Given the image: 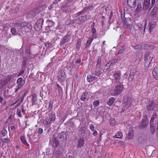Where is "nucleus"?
Masks as SVG:
<instances>
[{
  "mask_svg": "<svg viewBox=\"0 0 158 158\" xmlns=\"http://www.w3.org/2000/svg\"><path fill=\"white\" fill-rule=\"evenodd\" d=\"M134 75H131V74H130L129 75V79H130V78L131 79V80L132 81L134 79Z\"/></svg>",
  "mask_w": 158,
  "mask_h": 158,
  "instance_id": "69168bd1",
  "label": "nucleus"
},
{
  "mask_svg": "<svg viewBox=\"0 0 158 158\" xmlns=\"http://www.w3.org/2000/svg\"><path fill=\"white\" fill-rule=\"evenodd\" d=\"M126 49V47H125V45H123L122 47L121 48V49L119 50L118 53V54H119L122 53Z\"/></svg>",
  "mask_w": 158,
  "mask_h": 158,
  "instance_id": "c9c22d12",
  "label": "nucleus"
},
{
  "mask_svg": "<svg viewBox=\"0 0 158 158\" xmlns=\"http://www.w3.org/2000/svg\"><path fill=\"white\" fill-rule=\"evenodd\" d=\"M143 22H142V23L140 22V23H137V26L138 27V28L139 30L141 31H142L143 30V27H144V29L143 30H144V31L145 29V28H146V25L147 23H146V21H145V24H144V26H143Z\"/></svg>",
  "mask_w": 158,
  "mask_h": 158,
  "instance_id": "f3484780",
  "label": "nucleus"
},
{
  "mask_svg": "<svg viewBox=\"0 0 158 158\" xmlns=\"http://www.w3.org/2000/svg\"><path fill=\"white\" fill-rule=\"evenodd\" d=\"M142 44H138L134 47V48L135 50H139L142 49Z\"/></svg>",
  "mask_w": 158,
  "mask_h": 158,
  "instance_id": "4c0bfd02",
  "label": "nucleus"
},
{
  "mask_svg": "<svg viewBox=\"0 0 158 158\" xmlns=\"http://www.w3.org/2000/svg\"><path fill=\"white\" fill-rule=\"evenodd\" d=\"M88 94V93L87 91H84L81 95V99L83 101H84L85 100L87 97V96Z\"/></svg>",
  "mask_w": 158,
  "mask_h": 158,
  "instance_id": "cd10ccee",
  "label": "nucleus"
},
{
  "mask_svg": "<svg viewBox=\"0 0 158 158\" xmlns=\"http://www.w3.org/2000/svg\"><path fill=\"white\" fill-rule=\"evenodd\" d=\"M99 101L98 100H96L94 102L93 104L94 107H96L99 105Z\"/></svg>",
  "mask_w": 158,
  "mask_h": 158,
  "instance_id": "49530a36",
  "label": "nucleus"
},
{
  "mask_svg": "<svg viewBox=\"0 0 158 158\" xmlns=\"http://www.w3.org/2000/svg\"><path fill=\"white\" fill-rule=\"evenodd\" d=\"M43 132V129L41 128H40L38 129V130L37 131V133L40 135Z\"/></svg>",
  "mask_w": 158,
  "mask_h": 158,
  "instance_id": "603ef678",
  "label": "nucleus"
},
{
  "mask_svg": "<svg viewBox=\"0 0 158 158\" xmlns=\"http://www.w3.org/2000/svg\"><path fill=\"white\" fill-rule=\"evenodd\" d=\"M121 18L122 21H124L126 19L125 17V15L124 13L123 14L121 13Z\"/></svg>",
  "mask_w": 158,
  "mask_h": 158,
  "instance_id": "6e6d98bb",
  "label": "nucleus"
},
{
  "mask_svg": "<svg viewBox=\"0 0 158 158\" xmlns=\"http://www.w3.org/2000/svg\"><path fill=\"white\" fill-rule=\"evenodd\" d=\"M156 115L155 114H153L152 117L151 118L150 120V123L153 124L154 120L155 119Z\"/></svg>",
  "mask_w": 158,
  "mask_h": 158,
  "instance_id": "3c124183",
  "label": "nucleus"
},
{
  "mask_svg": "<svg viewBox=\"0 0 158 158\" xmlns=\"http://www.w3.org/2000/svg\"><path fill=\"white\" fill-rule=\"evenodd\" d=\"M53 103L52 102H50L49 103V106H48V109H50V110H51L52 105H53Z\"/></svg>",
  "mask_w": 158,
  "mask_h": 158,
  "instance_id": "5fc2aeb1",
  "label": "nucleus"
},
{
  "mask_svg": "<svg viewBox=\"0 0 158 158\" xmlns=\"http://www.w3.org/2000/svg\"><path fill=\"white\" fill-rule=\"evenodd\" d=\"M134 136L133 132L132 131H130L127 134V138L129 139H132Z\"/></svg>",
  "mask_w": 158,
  "mask_h": 158,
  "instance_id": "a878e982",
  "label": "nucleus"
},
{
  "mask_svg": "<svg viewBox=\"0 0 158 158\" xmlns=\"http://www.w3.org/2000/svg\"><path fill=\"white\" fill-rule=\"evenodd\" d=\"M94 38V37H89V38L87 41L86 45V47H87V46H89L91 44V43L93 41V40Z\"/></svg>",
  "mask_w": 158,
  "mask_h": 158,
  "instance_id": "473e14b6",
  "label": "nucleus"
},
{
  "mask_svg": "<svg viewBox=\"0 0 158 158\" xmlns=\"http://www.w3.org/2000/svg\"><path fill=\"white\" fill-rule=\"evenodd\" d=\"M11 75H8L5 77V80L6 83H8L11 80Z\"/></svg>",
  "mask_w": 158,
  "mask_h": 158,
  "instance_id": "58836bf2",
  "label": "nucleus"
},
{
  "mask_svg": "<svg viewBox=\"0 0 158 158\" xmlns=\"http://www.w3.org/2000/svg\"><path fill=\"white\" fill-rule=\"evenodd\" d=\"M136 73V71L135 69H131L130 74L134 75V76H135V74Z\"/></svg>",
  "mask_w": 158,
  "mask_h": 158,
  "instance_id": "864d4df0",
  "label": "nucleus"
},
{
  "mask_svg": "<svg viewBox=\"0 0 158 158\" xmlns=\"http://www.w3.org/2000/svg\"><path fill=\"white\" fill-rule=\"evenodd\" d=\"M115 101V98H114L111 97L110 98L109 101L107 102V104L109 106H110L112 105Z\"/></svg>",
  "mask_w": 158,
  "mask_h": 158,
  "instance_id": "bb28decb",
  "label": "nucleus"
},
{
  "mask_svg": "<svg viewBox=\"0 0 158 158\" xmlns=\"http://www.w3.org/2000/svg\"><path fill=\"white\" fill-rule=\"evenodd\" d=\"M118 61V60L117 59H114L110 60L108 64H110V66H111L116 63Z\"/></svg>",
  "mask_w": 158,
  "mask_h": 158,
  "instance_id": "72a5a7b5",
  "label": "nucleus"
},
{
  "mask_svg": "<svg viewBox=\"0 0 158 158\" xmlns=\"http://www.w3.org/2000/svg\"><path fill=\"white\" fill-rule=\"evenodd\" d=\"M76 62L77 63H80L81 62V59H77L76 61Z\"/></svg>",
  "mask_w": 158,
  "mask_h": 158,
  "instance_id": "774afa93",
  "label": "nucleus"
},
{
  "mask_svg": "<svg viewBox=\"0 0 158 158\" xmlns=\"http://www.w3.org/2000/svg\"><path fill=\"white\" fill-rule=\"evenodd\" d=\"M94 75L97 76H99L101 74V72L99 70H96L94 72Z\"/></svg>",
  "mask_w": 158,
  "mask_h": 158,
  "instance_id": "a18cd8bd",
  "label": "nucleus"
},
{
  "mask_svg": "<svg viewBox=\"0 0 158 158\" xmlns=\"http://www.w3.org/2000/svg\"><path fill=\"white\" fill-rule=\"evenodd\" d=\"M150 126L151 134H153L155 133L156 127L153 124L150 123Z\"/></svg>",
  "mask_w": 158,
  "mask_h": 158,
  "instance_id": "c85d7f7f",
  "label": "nucleus"
},
{
  "mask_svg": "<svg viewBox=\"0 0 158 158\" xmlns=\"http://www.w3.org/2000/svg\"><path fill=\"white\" fill-rule=\"evenodd\" d=\"M152 58L151 56H144V60H145V65L147 66L148 67L150 64L151 63Z\"/></svg>",
  "mask_w": 158,
  "mask_h": 158,
  "instance_id": "f8f14e48",
  "label": "nucleus"
},
{
  "mask_svg": "<svg viewBox=\"0 0 158 158\" xmlns=\"http://www.w3.org/2000/svg\"><path fill=\"white\" fill-rule=\"evenodd\" d=\"M93 135L94 136H96L98 135V132L97 131L94 130L93 133Z\"/></svg>",
  "mask_w": 158,
  "mask_h": 158,
  "instance_id": "338daca9",
  "label": "nucleus"
},
{
  "mask_svg": "<svg viewBox=\"0 0 158 158\" xmlns=\"http://www.w3.org/2000/svg\"><path fill=\"white\" fill-rule=\"evenodd\" d=\"M152 74L155 79L158 80V65L154 68L152 72Z\"/></svg>",
  "mask_w": 158,
  "mask_h": 158,
  "instance_id": "9b49d317",
  "label": "nucleus"
},
{
  "mask_svg": "<svg viewBox=\"0 0 158 158\" xmlns=\"http://www.w3.org/2000/svg\"><path fill=\"white\" fill-rule=\"evenodd\" d=\"M113 76L116 81L118 82L120 84H121V83H120L119 81L121 77L120 72L119 71L115 72V73L113 74ZM122 84V83H121V84Z\"/></svg>",
  "mask_w": 158,
  "mask_h": 158,
  "instance_id": "2eb2a0df",
  "label": "nucleus"
},
{
  "mask_svg": "<svg viewBox=\"0 0 158 158\" xmlns=\"http://www.w3.org/2000/svg\"><path fill=\"white\" fill-rule=\"evenodd\" d=\"M76 1V0H67L66 2L68 3H71V2H74Z\"/></svg>",
  "mask_w": 158,
  "mask_h": 158,
  "instance_id": "bf43d9fd",
  "label": "nucleus"
},
{
  "mask_svg": "<svg viewBox=\"0 0 158 158\" xmlns=\"http://www.w3.org/2000/svg\"><path fill=\"white\" fill-rule=\"evenodd\" d=\"M31 96L32 105L33 106L37 104V95L35 93H32L31 94Z\"/></svg>",
  "mask_w": 158,
  "mask_h": 158,
  "instance_id": "4468645a",
  "label": "nucleus"
},
{
  "mask_svg": "<svg viewBox=\"0 0 158 158\" xmlns=\"http://www.w3.org/2000/svg\"><path fill=\"white\" fill-rule=\"evenodd\" d=\"M141 4H138L137 6V8H136V10L138 11H140L141 10Z\"/></svg>",
  "mask_w": 158,
  "mask_h": 158,
  "instance_id": "13d9d810",
  "label": "nucleus"
},
{
  "mask_svg": "<svg viewBox=\"0 0 158 158\" xmlns=\"http://www.w3.org/2000/svg\"><path fill=\"white\" fill-rule=\"evenodd\" d=\"M25 28H27L29 30H31L32 28V26L30 22H26Z\"/></svg>",
  "mask_w": 158,
  "mask_h": 158,
  "instance_id": "7c9ffc66",
  "label": "nucleus"
},
{
  "mask_svg": "<svg viewBox=\"0 0 158 158\" xmlns=\"http://www.w3.org/2000/svg\"><path fill=\"white\" fill-rule=\"evenodd\" d=\"M58 81L60 83L63 82L66 78L65 72L63 70H58L57 72Z\"/></svg>",
  "mask_w": 158,
  "mask_h": 158,
  "instance_id": "7ed1b4c3",
  "label": "nucleus"
},
{
  "mask_svg": "<svg viewBox=\"0 0 158 158\" xmlns=\"http://www.w3.org/2000/svg\"><path fill=\"white\" fill-rule=\"evenodd\" d=\"M124 26L126 29H131L132 26V22L130 18L127 20L125 19L124 21Z\"/></svg>",
  "mask_w": 158,
  "mask_h": 158,
  "instance_id": "6e6552de",
  "label": "nucleus"
},
{
  "mask_svg": "<svg viewBox=\"0 0 158 158\" xmlns=\"http://www.w3.org/2000/svg\"><path fill=\"white\" fill-rule=\"evenodd\" d=\"M87 15L80 16L79 17L78 20L80 22H84L87 20Z\"/></svg>",
  "mask_w": 158,
  "mask_h": 158,
  "instance_id": "b1692460",
  "label": "nucleus"
},
{
  "mask_svg": "<svg viewBox=\"0 0 158 158\" xmlns=\"http://www.w3.org/2000/svg\"><path fill=\"white\" fill-rule=\"evenodd\" d=\"M84 144V140L83 138H81L78 140L77 146L78 148L82 147Z\"/></svg>",
  "mask_w": 158,
  "mask_h": 158,
  "instance_id": "a211bd4d",
  "label": "nucleus"
},
{
  "mask_svg": "<svg viewBox=\"0 0 158 158\" xmlns=\"http://www.w3.org/2000/svg\"><path fill=\"white\" fill-rule=\"evenodd\" d=\"M97 78L95 76H92L90 75L89 77H87V80L89 82H91L93 80H96Z\"/></svg>",
  "mask_w": 158,
  "mask_h": 158,
  "instance_id": "c756f323",
  "label": "nucleus"
},
{
  "mask_svg": "<svg viewBox=\"0 0 158 158\" xmlns=\"http://www.w3.org/2000/svg\"><path fill=\"white\" fill-rule=\"evenodd\" d=\"M90 129L92 131H94V127L93 125H91L89 127Z\"/></svg>",
  "mask_w": 158,
  "mask_h": 158,
  "instance_id": "052dcab7",
  "label": "nucleus"
},
{
  "mask_svg": "<svg viewBox=\"0 0 158 158\" xmlns=\"http://www.w3.org/2000/svg\"><path fill=\"white\" fill-rule=\"evenodd\" d=\"M3 140L4 143H8L10 142V139L8 138H4Z\"/></svg>",
  "mask_w": 158,
  "mask_h": 158,
  "instance_id": "8fccbe9b",
  "label": "nucleus"
},
{
  "mask_svg": "<svg viewBox=\"0 0 158 158\" xmlns=\"http://www.w3.org/2000/svg\"><path fill=\"white\" fill-rule=\"evenodd\" d=\"M17 83L18 84V85L15 89V92H17L24 85L25 81L23 80L22 78L19 77L17 80Z\"/></svg>",
  "mask_w": 158,
  "mask_h": 158,
  "instance_id": "423d86ee",
  "label": "nucleus"
},
{
  "mask_svg": "<svg viewBox=\"0 0 158 158\" xmlns=\"http://www.w3.org/2000/svg\"><path fill=\"white\" fill-rule=\"evenodd\" d=\"M142 49H153L154 48L153 46H151L148 44H142Z\"/></svg>",
  "mask_w": 158,
  "mask_h": 158,
  "instance_id": "412c9836",
  "label": "nucleus"
},
{
  "mask_svg": "<svg viewBox=\"0 0 158 158\" xmlns=\"http://www.w3.org/2000/svg\"><path fill=\"white\" fill-rule=\"evenodd\" d=\"M70 34L64 36L61 41L62 44H65L67 42H68L70 39Z\"/></svg>",
  "mask_w": 158,
  "mask_h": 158,
  "instance_id": "6ab92c4d",
  "label": "nucleus"
},
{
  "mask_svg": "<svg viewBox=\"0 0 158 158\" xmlns=\"http://www.w3.org/2000/svg\"><path fill=\"white\" fill-rule=\"evenodd\" d=\"M49 118L51 122H54L55 121L56 115L53 113H51L48 115Z\"/></svg>",
  "mask_w": 158,
  "mask_h": 158,
  "instance_id": "5701e85b",
  "label": "nucleus"
},
{
  "mask_svg": "<svg viewBox=\"0 0 158 158\" xmlns=\"http://www.w3.org/2000/svg\"><path fill=\"white\" fill-rule=\"evenodd\" d=\"M69 3L65 2L64 4L60 7V10L63 12H69L72 11L73 7L70 5H68Z\"/></svg>",
  "mask_w": 158,
  "mask_h": 158,
  "instance_id": "20e7f679",
  "label": "nucleus"
},
{
  "mask_svg": "<svg viewBox=\"0 0 158 158\" xmlns=\"http://www.w3.org/2000/svg\"><path fill=\"white\" fill-rule=\"evenodd\" d=\"M149 124V121L147 118H146L145 119H143L142 120L141 122V128H146L147 126Z\"/></svg>",
  "mask_w": 158,
  "mask_h": 158,
  "instance_id": "dca6fc26",
  "label": "nucleus"
},
{
  "mask_svg": "<svg viewBox=\"0 0 158 158\" xmlns=\"http://www.w3.org/2000/svg\"><path fill=\"white\" fill-rule=\"evenodd\" d=\"M142 49H153L154 48L153 46H151L148 44H142Z\"/></svg>",
  "mask_w": 158,
  "mask_h": 158,
  "instance_id": "aec40b11",
  "label": "nucleus"
},
{
  "mask_svg": "<svg viewBox=\"0 0 158 158\" xmlns=\"http://www.w3.org/2000/svg\"><path fill=\"white\" fill-rule=\"evenodd\" d=\"M123 86L122 84H119L116 85L113 91L112 92V95L114 96H116L121 93L123 89Z\"/></svg>",
  "mask_w": 158,
  "mask_h": 158,
  "instance_id": "f03ea898",
  "label": "nucleus"
},
{
  "mask_svg": "<svg viewBox=\"0 0 158 158\" xmlns=\"http://www.w3.org/2000/svg\"><path fill=\"white\" fill-rule=\"evenodd\" d=\"M127 5L131 8H135L136 5V0H127Z\"/></svg>",
  "mask_w": 158,
  "mask_h": 158,
  "instance_id": "9d476101",
  "label": "nucleus"
},
{
  "mask_svg": "<svg viewBox=\"0 0 158 158\" xmlns=\"http://www.w3.org/2000/svg\"><path fill=\"white\" fill-rule=\"evenodd\" d=\"M21 110L19 108L17 109L16 110V114L19 118L22 117V114L21 113Z\"/></svg>",
  "mask_w": 158,
  "mask_h": 158,
  "instance_id": "a19ab883",
  "label": "nucleus"
},
{
  "mask_svg": "<svg viewBox=\"0 0 158 158\" xmlns=\"http://www.w3.org/2000/svg\"><path fill=\"white\" fill-rule=\"evenodd\" d=\"M1 133L3 136L5 137L7 135V131L6 129H3L1 131Z\"/></svg>",
  "mask_w": 158,
  "mask_h": 158,
  "instance_id": "e433bc0d",
  "label": "nucleus"
},
{
  "mask_svg": "<svg viewBox=\"0 0 158 158\" xmlns=\"http://www.w3.org/2000/svg\"><path fill=\"white\" fill-rule=\"evenodd\" d=\"M156 106V103L153 101H151L149 104L147 105L146 108L148 111L154 110Z\"/></svg>",
  "mask_w": 158,
  "mask_h": 158,
  "instance_id": "1a4fd4ad",
  "label": "nucleus"
},
{
  "mask_svg": "<svg viewBox=\"0 0 158 158\" xmlns=\"http://www.w3.org/2000/svg\"><path fill=\"white\" fill-rule=\"evenodd\" d=\"M4 143L3 139L0 138V147H2Z\"/></svg>",
  "mask_w": 158,
  "mask_h": 158,
  "instance_id": "4d7b16f0",
  "label": "nucleus"
},
{
  "mask_svg": "<svg viewBox=\"0 0 158 158\" xmlns=\"http://www.w3.org/2000/svg\"><path fill=\"white\" fill-rule=\"evenodd\" d=\"M81 44V41L80 39H78L76 44V47L78 51L80 50V46Z\"/></svg>",
  "mask_w": 158,
  "mask_h": 158,
  "instance_id": "2f4dec72",
  "label": "nucleus"
},
{
  "mask_svg": "<svg viewBox=\"0 0 158 158\" xmlns=\"http://www.w3.org/2000/svg\"><path fill=\"white\" fill-rule=\"evenodd\" d=\"M155 27V25H154L150 23V27L149 29V32L150 33L152 31V30Z\"/></svg>",
  "mask_w": 158,
  "mask_h": 158,
  "instance_id": "c03bdc74",
  "label": "nucleus"
},
{
  "mask_svg": "<svg viewBox=\"0 0 158 158\" xmlns=\"http://www.w3.org/2000/svg\"><path fill=\"white\" fill-rule=\"evenodd\" d=\"M40 96L41 98H43L44 96V95L43 94V89H42L40 91Z\"/></svg>",
  "mask_w": 158,
  "mask_h": 158,
  "instance_id": "e2e57ef3",
  "label": "nucleus"
},
{
  "mask_svg": "<svg viewBox=\"0 0 158 158\" xmlns=\"http://www.w3.org/2000/svg\"><path fill=\"white\" fill-rule=\"evenodd\" d=\"M55 143L56 144L55 146H58L59 144V142L58 140H55Z\"/></svg>",
  "mask_w": 158,
  "mask_h": 158,
  "instance_id": "0e129e2a",
  "label": "nucleus"
},
{
  "mask_svg": "<svg viewBox=\"0 0 158 158\" xmlns=\"http://www.w3.org/2000/svg\"><path fill=\"white\" fill-rule=\"evenodd\" d=\"M101 57L100 56H99L98 59L97 63L96 64L97 67H99L101 66Z\"/></svg>",
  "mask_w": 158,
  "mask_h": 158,
  "instance_id": "37998d69",
  "label": "nucleus"
},
{
  "mask_svg": "<svg viewBox=\"0 0 158 158\" xmlns=\"http://www.w3.org/2000/svg\"><path fill=\"white\" fill-rule=\"evenodd\" d=\"M45 121L46 122V124L48 125H50L51 124V121L49 119V118H47L45 119Z\"/></svg>",
  "mask_w": 158,
  "mask_h": 158,
  "instance_id": "de8ad7c7",
  "label": "nucleus"
},
{
  "mask_svg": "<svg viewBox=\"0 0 158 158\" xmlns=\"http://www.w3.org/2000/svg\"><path fill=\"white\" fill-rule=\"evenodd\" d=\"M123 135L121 131L117 132L114 136V138L121 139L123 138Z\"/></svg>",
  "mask_w": 158,
  "mask_h": 158,
  "instance_id": "393cba45",
  "label": "nucleus"
},
{
  "mask_svg": "<svg viewBox=\"0 0 158 158\" xmlns=\"http://www.w3.org/2000/svg\"><path fill=\"white\" fill-rule=\"evenodd\" d=\"M11 32L13 35H16L17 34V31L15 27H12L11 28Z\"/></svg>",
  "mask_w": 158,
  "mask_h": 158,
  "instance_id": "ea45409f",
  "label": "nucleus"
},
{
  "mask_svg": "<svg viewBox=\"0 0 158 158\" xmlns=\"http://www.w3.org/2000/svg\"><path fill=\"white\" fill-rule=\"evenodd\" d=\"M115 123V121L114 119L110 121V124L112 125H114Z\"/></svg>",
  "mask_w": 158,
  "mask_h": 158,
  "instance_id": "680f3d73",
  "label": "nucleus"
},
{
  "mask_svg": "<svg viewBox=\"0 0 158 158\" xmlns=\"http://www.w3.org/2000/svg\"><path fill=\"white\" fill-rule=\"evenodd\" d=\"M91 32L92 33V36L93 37L95 38V34L96 33V30L95 27H91Z\"/></svg>",
  "mask_w": 158,
  "mask_h": 158,
  "instance_id": "f704fd0d",
  "label": "nucleus"
},
{
  "mask_svg": "<svg viewBox=\"0 0 158 158\" xmlns=\"http://www.w3.org/2000/svg\"><path fill=\"white\" fill-rule=\"evenodd\" d=\"M20 139L22 143L28 146H29V144L27 143V140L25 139L24 136L23 135L21 136H20Z\"/></svg>",
  "mask_w": 158,
  "mask_h": 158,
  "instance_id": "4be33fe9",
  "label": "nucleus"
},
{
  "mask_svg": "<svg viewBox=\"0 0 158 158\" xmlns=\"http://www.w3.org/2000/svg\"><path fill=\"white\" fill-rule=\"evenodd\" d=\"M44 22V20L42 18L39 19L36 22L34 27L36 31H39L42 28V25Z\"/></svg>",
  "mask_w": 158,
  "mask_h": 158,
  "instance_id": "39448f33",
  "label": "nucleus"
},
{
  "mask_svg": "<svg viewBox=\"0 0 158 158\" xmlns=\"http://www.w3.org/2000/svg\"><path fill=\"white\" fill-rule=\"evenodd\" d=\"M13 23L21 29L23 27L25 28L26 22H22L20 21L15 20L13 21Z\"/></svg>",
  "mask_w": 158,
  "mask_h": 158,
  "instance_id": "0eeeda50",
  "label": "nucleus"
},
{
  "mask_svg": "<svg viewBox=\"0 0 158 158\" xmlns=\"http://www.w3.org/2000/svg\"><path fill=\"white\" fill-rule=\"evenodd\" d=\"M150 0H145L144 1V5L147 6H148L150 4Z\"/></svg>",
  "mask_w": 158,
  "mask_h": 158,
  "instance_id": "09e8293b",
  "label": "nucleus"
},
{
  "mask_svg": "<svg viewBox=\"0 0 158 158\" xmlns=\"http://www.w3.org/2000/svg\"><path fill=\"white\" fill-rule=\"evenodd\" d=\"M67 133L65 132H62L60 134L58 135V137L62 141L66 139Z\"/></svg>",
  "mask_w": 158,
  "mask_h": 158,
  "instance_id": "ddd939ff",
  "label": "nucleus"
},
{
  "mask_svg": "<svg viewBox=\"0 0 158 158\" xmlns=\"http://www.w3.org/2000/svg\"><path fill=\"white\" fill-rule=\"evenodd\" d=\"M132 101L131 97H129L127 95H125L123 98V106L126 108H129L131 105Z\"/></svg>",
  "mask_w": 158,
  "mask_h": 158,
  "instance_id": "f257e3e1",
  "label": "nucleus"
},
{
  "mask_svg": "<svg viewBox=\"0 0 158 158\" xmlns=\"http://www.w3.org/2000/svg\"><path fill=\"white\" fill-rule=\"evenodd\" d=\"M56 86L57 87V90L58 91L59 94H60L61 92H62V88L58 83L56 84Z\"/></svg>",
  "mask_w": 158,
  "mask_h": 158,
  "instance_id": "79ce46f5",
  "label": "nucleus"
}]
</instances>
